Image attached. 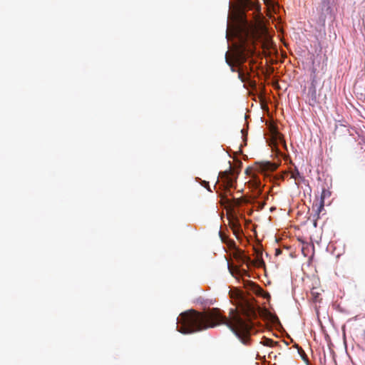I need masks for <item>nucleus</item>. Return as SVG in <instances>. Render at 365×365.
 <instances>
[{
    "instance_id": "nucleus-16",
    "label": "nucleus",
    "mask_w": 365,
    "mask_h": 365,
    "mask_svg": "<svg viewBox=\"0 0 365 365\" xmlns=\"http://www.w3.org/2000/svg\"><path fill=\"white\" fill-rule=\"evenodd\" d=\"M281 253H282V251H281L280 249H276V250H275V255L276 256H278V255H281Z\"/></svg>"
},
{
    "instance_id": "nucleus-6",
    "label": "nucleus",
    "mask_w": 365,
    "mask_h": 365,
    "mask_svg": "<svg viewBox=\"0 0 365 365\" xmlns=\"http://www.w3.org/2000/svg\"><path fill=\"white\" fill-rule=\"evenodd\" d=\"M229 226L232 230L233 233L237 237L242 232L240 224L237 218L231 216L228 217Z\"/></svg>"
},
{
    "instance_id": "nucleus-1",
    "label": "nucleus",
    "mask_w": 365,
    "mask_h": 365,
    "mask_svg": "<svg viewBox=\"0 0 365 365\" xmlns=\"http://www.w3.org/2000/svg\"><path fill=\"white\" fill-rule=\"evenodd\" d=\"M230 297L235 299L237 309H231L228 317L224 316L217 308L203 312L190 309L180 314L177 322V324H180L177 326L178 331L187 334L225 324L243 344L249 345L253 324L250 319H243L241 314L251 317L255 314V309L238 292H231Z\"/></svg>"
},
{
    "instance_id": "nucleus-12",
    "label": "nucleus",
    "mask_w": 365,
    "mask_h": 365,
    "mask_svg": "<svg viewBox=\"0 0 365 365\" xmlns=\"http://www.w3.org/2000/svg\"><path fill=\"white\" fill-rule=\"evenodd\" d=\"M257 255V260L258 262L259 265L264 264V262L262 259V252L261 250H256Z\"/></svg>"
},
{
    "instance_id": "nucleus-15",
    "label": "nucleus",
    "mask_w": 365,
    "mask_h": 365,
    "mask_svg": "<svg viewBox=\"0 0 365 365\" xmlns=\"http://www.w3.org/2000/svg\"><path fill=\"white\" fill-rule=\"evenodd\" d=\"M299 175H299V173L298 170H296L295 172L292 173V178H294V179H297V177L299 176Z\"/></svg>"
},
{
    "instance_id": "nucleus-19",
    "label": "nucleus",
    "mask_w": 365,
    "mask_h": 365,
    "mask_svg": "<svg viewBox=\"0 0 365 365\" xmlns=\"http://www.w3.org/2000/svg\"><path fill=\"white\" fill-rule=\"evenodd\" d=\"M254 63V61H253V60H251V61H250V63Z\"/></svg>"
},
{
    "instance_id": "nucleus-4",
    "label": "nucleus",
    "mask_w": 365,
    "mask_h": 365,
    "mask_svg": "<svg viewBox=\"0 0 365 365\" xmlns=\"http://www.w3.org/2000/svg\"><path fill=\"white\" fill-rule=\"evenodd\" d=\"M327 195V191L323 190L319 200H316L312 205V210L315 212L317 220L319 218V214L324 207V198Z\"/></svg>"
},
{
    "instance_id": "nucleus-21",
    "label": "nucleus",
    "mask_w": 365,
    "mask_h": 365,
    "mask_svg": "<svg viewBox=\"0 0 365 365\" xmlns=\"http://www.w3.org/2000/svg\"><path fill=\"white\" fill-rule=\"evenodd\" d=\"M339 126L345 128V127L342 125H340Z\"/></svg>"
},
{
    "instance_id": "nucleus-3",
    "label": "nucleus",
    "mask_w": 365,
    "mask_h": 365,
    "mask_svg": "<svg viewBox=\"0 0 365 365\" xmlns=\"http://www.w3.org/2000/svg\"><path fill=\"white\" fill-rule=\"evenodd\" d=\"M220 177L224 183L226 190L234 186L235 180L233 178V171L230 167L229 170H225L220 173Z\"/></svg>"
},
{
    "instance_id": "nucleus-10",
    "label": "nucleus",
    "mask_w": 365,
    "mask_h": 365,
    "mask_svg": "<svg viewBox=\"0 0 365 365\" xmlns=\"http://www.w3.org/2000/svg\"><path fill=\"white\" fill-rule=\"evenodd\" d=\"M311 297L313 302H320L322 301L321 292L319 288L313 287L310 292Z\"/></svg>"
},
{
    "instance_id": "nucleus-2",
    "label": "nucleus",
    "mask_w": 365,
    "mask_h": 365,
    "mask_svg": "<svg viewBox=\"0 0 365 365\" xmlns=\"http://www.w3.org/2000/svg\"><path fill=\"white\" fill-rule=\"evenodd\" d=\"M254 53L252 45L242 41L237 48L234 57V63L226 57L227 64L231 66L232 71H237L238 78L242 82H246L250 78V71L247 66L243 65Z\"/></svg>"
},
{
    "instance_id": "nucleus-14",
    "label": "nucleus",
    "mask_w": 365,
    "mask_h": 365,
    "mask_svg": "<svg viewBox=\"0 0 365 365\" xmlns=\"http://www.w3.org/2000/svg\"><path fill=\"white\" fill-rule=\"evenodd\" d=\"M296 346H297V348L298 349L299 352L300 354H302H302H303V355H302V358H303L304 359H307V356H306V354H305V353H304V350H303L301 347L298 346V345H297Z\"/></svg>"
},
{
    "instance_id": "nucleus-13",
    "label": "nucleus",
    "mask_w": 365,
    "mask_h": 365,
    "mask_svg": "<svg viewBox=\"0 0 365 365\" xmlns=\"http://www.w3.org/2000/svg\"><path fill=\"white\" fill-rule=\"evenodd\" d=\"M275 344H277V342L274 341L273 340L270 339H264V342H263V344L264 346H273Z\"/></svg>"
},
{
    "instance_id": "nucleus-20",
    "label": "nucleus",
    "mask_w": 365,
    "mask_h": 365,
    "mask_svg": "<svg viewBox=\"0 0 365 365\" xmlns=\"http://www.w3.org/2000/svg\"><path fill=\"white\" fill-rule=\"evenodd\" d=\"M338 128H339V126L336 125L335 131L337 130Z\"/></svg>"
},
{
    "instance_id": "nucleus-5",
    "label": "nucleus",
    "mask_w": 365,
    "mask_h": 365,
    "mask_svg": "<svg viewBox=\"0 0 365 365\" xmlns=\"http://www.w3.org/2000/svg\"><path fill=\"white\" fill-rule=\"evenodd\" d=\"M307 98L308 103L312 107L315 106L319 103L317 88L314 84L309 87Z\"/></svg>"
},
{
    "instance_id": "nucleus-18",
    "label": "nucleus",
    "mask_w": 365,
    "mask_h": 365,
    "mask_svg": "<svg viewBox=\"0 0 365 365\" xmlns=\"http://www.w3.org/2000/svg\"><path fill=\"white\" fill-rule=\"evenodd\" d=\"M241 132H242V135H244V129H242Z\"/></svg>"
},
{
    "instance_id": "nucleus-11",
    "label": "nucleus",
    "mask_w": 365,
    "mask_h": 365,
    "mask_svg": "<svg viewBox=\"0 0 365 365\" xmlns=\"http://www.w3.org/2000/svg\"><path fill=\"white\" fill-rule=\"evenodd\" d=\"M219 235L222 242L226 243L228 245H235V242L233 240H229L226 235L224 234L222 231L219 232Z\"/></svg>"
},
{
    "instance_id": "nucleus-9",
    "label": "nucleus",
    "mask_w": 365,
    "mask_h": 365,
    "mask_svg": "<svg viewBox=\"0 0 365 365\" xmlns=\"http://www.w3.org/2000/svg\"><path fill=\"white\" fill-rule=\"evenodd\" d=\"M277 168V165L275 163L270 162L261 163L259 166V170L262 172L274 171Z\"/></svg>"
},
{
    "instance_id": "nucleus-7",
    "label": "nucleus",
    "mask_w": 365,
    "mask_h": 365,
    "mask_svg": "<svg viewBox=\"0 0 365 365\" xmlns=\"http://www.w3.org/2000/svg\"><path fill=\"white\" fill-rule=\"evenodd\" d=\"M233 255L236 260L239 262L247 264V265L252 263L250 257L245 255V253L239 249L235 252Z\"/></svg>"
},
{
    "instance_id": "nucleus-8",
    "label": "nucleus",
    "mask_w": 365,
    "mask_h": 365,
    "mask_svg": "<svg viewBox=\"0 0 365 365\" xmlns=\"http://www.w3.org/2000/svg\"><path fill=\"white\" fill-rule=\"evenodd\" d=\"M228 269L230 274L236 279H238L240 277L249 276V274L247 270H240L237 267H234L232 265H230V264H228Z\"/></svg>"
},
{
    "instance_id": "nucleus-17",
    "label": "nucleus",
    "mask_w": 365,
    "mask_h": 365,
    "mask_svg": "<svg viewBox=\"0 0 365 365\" xmlns=\"http://www.w3.org/2000/svg\"><path fill=\"white\" fill-rule=\"evenodd\" d=\"M269 0H264V4H268Z\"/></svg>"
}]
</instances>
